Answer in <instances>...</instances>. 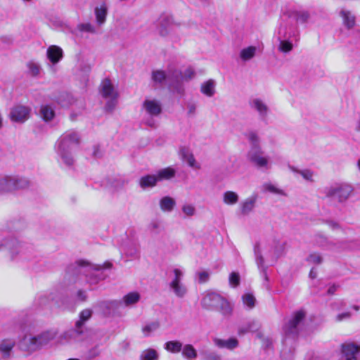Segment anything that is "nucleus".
<instances>
[{"instance_id": "f257e3e1", "label": "nucleus", "mask_w": 360, "mask_h": 360, "mask_svg": "<svg viewBox=\"0 0 360 360\" xmlns=\"http://www.w3.org/2000/svg\"><path fill=\"white\" fill-rule=\"evenodd\" d=\"M56 335V331L53 330L42 331L37 334H25L19 341V347L21 351L32 354L49 346Z\"/></svg>"}, {"instance_id": "f03ea898", "label": "nucleus", "mask_w": 360, "mask_h": 360, "mask_svg": "<svg viewBox=\"0 0 360 360\" xmlns=\"http://www.w3.org/2000/svg\"><path fill=\"white\" fill-rule=\"evenodd\" d=\"M79 139L78 134L70 131L64 133L57 141V153L68 166H71L74 162L72 152L74 148L79 144Z\"/></svg>"}, {"instance_id": "7ed1b4c3", "label": "nucleus", "mask_w": 360, "mask_h": 360, "mask_svg": "<svg viewBox=\"0 0 360 360\" xmlns=\"http://www.w3.org/2000/svg\"><path fill=\"white\" fill-rule=\"evenodd\" d=\"M297 35L298 30L295 25L282 22L277 30V38L279 41L278 50L283 53L291 51L293 49V44L290 39H297Z\"/></svg>"}, {"instance_id": "20e7f679", "label": "nucleus", "mask_w": 360, "mask_h": 360, "mask_svg": "<svg viewBox=\"0 0 360 360\" xmlns=\"http://www.w3.org/2000/svg\"><path fill=\"white\" fill-rule=\"evenodd\" d=\"M91 314L92 311L89 309L82 311L79 320L75 323V328L66 332L65 338L75 341H84L89 337L93 339L96 334L84 328L85 322L91 318Z\"/></svg>"}, {"instance_id": "39448f33", "label": "nucleus", "mask_w": 360, "mask_h": 360, "mask_svg": "<svg viewBox=\"0 0 360 360\" xmlns=\"http://www.w3.org/2000/svg\"><path fill=\"white\" fill-rule=\"evenodd\" d=\"M76 271L83 274L90 285H95L107 278V274L101 271L100 264H93L86 260H78L76 262Z\"/></svg>"}, {"instance_id": "423d86ee", "label": "nucleus", "mask_w": 360, "mask_h": 360, "mask_svg": "<svg viewBox=\"0 0 360 360\" xmlns=\"http://www.w3.org/2000/svg\"><path fill=\"white\" fill-rule=\"evenodd\" d=\"M201 305L206 309H219L225 316L232 312V308L227 300L214 292H206L201 300Z\"/></svg>"}, {"instance_id": "0eeeda50", "label": "nucleus", "mask_w": 360, "mask_h": 360, "mask_svg": "<svg viewBox=\"0 0 360 360\" xmlns=\"http://www.w3.org/2000/svg\"><path fill=\"white\" fill-rule=\"evenodd\" d=\"M353 191V187L347 183H335L323 189V193L326 198L337 200L340 203L346 202Z\"/></svg>"}, {"instance_id": "6e6552de", "label": "nucleus", "mask_w": 360, "mask_h": 360, "mask_svg": "<svg viewBox=\"0 0 360 360\" xmlns=\"http://www.w3.org/2000/svg\"><path fill=\"white\" fill-rule=\"evenodd\" d=\"M29 186L25 178L11 175H0V193H8L18 189H23Z\"/></svg>"}, {"instance_id": "1a4fd4ad", "label": "nucleus", "mask_w": 360, "mask_h": 360, "mask_svg": "<svg viewBox=\"0 0 360 360\" xmlns=\"http://www.w3.org/2000/svg\"><path fill=\"white\" fill-rule=\"evenodd\" d=\"M100 92L103 98L108 100L105 105V109L108 111H112L117 104L118 93L109 79L102 81L100 85Z\"/></svg>"}, {"instance_id": "9d476101", "label": "nucleus", "mask_w": 360, "mask_h": 360, "mask_svg": "<svg viewBox=\"0 0 360 360\" xmlns=\"http://www.w3.org/2000/svg\"><path fill=\"white\" fill-rule=\"evenodd\" d=\"M306 313L302 309L293 313L291 319L283 328V333L286 337L294 338L298 334L300 326L304 319Z\"/></svg>"}, {"instance_id": "9b49d317", "label": "nucleus", "mask_w": 360, "mask_h": 360, "mask_svg": "<svg viewBox=\"0 0 360 360\" xmlns=\"http://www.w3.org/2000/svg\"><path fill=\"white\" fill-rule=\"evenodd\" d=\"M7 250L11 261L18 260L22 255L23 245L15 238H4L0 242V250Z\"/></svg>"}, {"instance_id": "f8f14e48", "label": "nucleus", "mask_w": 360, "mask_h": 360, "mask_svg": "<svg viewBox=\"0 0 360 360\" xmlns=\"http://www.w3.org/2000/svg\"><path fill=\"white\" fill-rule=\"evenodd\" d=\"M179 24L176 23L174 18L170 15H161L157 21L156 31L162 37L170 36L176 27Z\"/></svg>"}, {"instance_id": "ddd939ff", "label": "nucleus", "mask_w": 360, "mask_h": 360, "mask_svg": "<svg viewBox=\"0 0 360 360\" xmlns=\"http://www.w3.org/2000/svg\"><path fill=\"white\" fill-rule=\"evenodd\" d=\"M173 273L174 278L169 283V288L177 297L183 298L188 292L186 286L182 283L184 272L179 269H174Z\"/></svg>"}, {"instance_id": "4468645a", "label": "nucleus", "mask_w": 360, "mask_h": 360, "mask_svg": "<svg viewBox=\"0 0 360 360\" xmlns=\"http://www.w3.org/2000/svg\"><path fill=\"white\" fill-rule=\"evenodd\" d=\"M283 18H286L287 20H283L282 22H288L289 25H297L295 23H292V22H295L296 23H306L308 22L310 15L308 11H300L294 8H289L284 11Z\"/></svg>"}, {"instance_id": "2eb2a0df", "label": "nucleus", "mask_w": 360, "mask_h": 360, "mask_svg": "<svg viewBox=\"0 0 360 360\" xmlns=\"http://www.w3.org/2000/svg\"><path fill=\"white\" fill-rule=\"evenodd\" d=\"M195 75V71L192 68H186L184 73L177 70H173V76L174 77V84H172L173 89L177 94H182L184 93V88L181 82L192 79Z\"/></svg>"}, {"instance_id": "dca6fc26", "label": "nucleus", "mask_w": 360, "mask_h": 360, "mask_svg": "<svg viewBox=\"0 0 360 360\" xmlns=\"http://www.w3.org/2000/svg\"><path fill=\"white\" fill-rule=\"evenodd\" d=\"M30 113V107L17 105L11 109L9 117L14 122L23 123L29 119Z\"/></svg>"}, {"instance_id": "f3484780", "label": "nucleus", "mask_w": 360, "mask_h": 360, "mask_svg": "<svg viewBox=\"0 0 360 360\" xmlns=\"http://www.w3.org/2000/svg\"><path fill=\"white\" fill-rule=\"evenodd\" d=\"M342 360H360V345L353 342L342 345Z\"/></svg>"}, {"instance_id": "a211bd4d", "label": "nucleus", "mask_w": 360, "mask_h": 360, "mask_svg": "<svg viewBox=\"0 0 360 360\" xmlns=\"http://www.w3.org/2000/svg\"><path fill=\"white\" fill-rule=\"evenodd\" d=\"M142 110L150 117H157L162 112V105L156 99L146 98L142 104Z\"/></svg>"}, {"instance_id": "6ab92c4d", "label": "nucleus", "mask_w": 360, "mask_h": 360, "mask_svg": "<svg viewBox=\"0 0 360 360\" xmlns=\"http://www.w3.org/2000/svg\"><path fill=\"white\" fill-rule=\"evenodd\" d=\"M248 158L257 167L268 168V159L263 155L259 147H252L248 153Z\"/></svg>"}, {"instance_id": "aec40b11", "label": "nucleus", "mask_w": 360, "mask_h": 360, "mask_svg": "<svg viewBox=\"0 0 360 360\" xmlns=\"http://www.w3.org/2000/svg\"><path fill=\"white\" fill-rule=\"evenodd\" d=\"M264 248L261 246L259 243H257L254 246V254L255 258V262L258 269L263 272L264 276L267 280L266 269L267 266L265 265L264 259L263 254Z\"/></svg>"}, {"instance_id": "412c9836", "label": "nucleus", "mask_w": 360, "mask_h": 360, "mask_svg": "<svg viewBox=\"0 0 360 360\" xmlns=\"http://www.w3.org/2000/svg\"><path fill=\"white\" fill-rule=\"evenodd\" d=\"M258 196L253 194L242 201L239 205L240 212L242 215H249L255 209Z\"/></svg>"}, {"instance_id": "4be33fe9", "label": "nucleus", "mask_w": 360, "mask_h": 360, "mask_svg": "<svg viewBox=\"0 0 360 360\" xmlns=\"http://www.w3.org/2000/svg\"><path fill=\"white\" fill-rule=\"evenodd\" d=\"M152 79L153 82L162 84L165 81H167L169 82V86L173 88V85L174 84V77L173 76V71L169 70L167 74L162 70H155L152 73Z\"/></svg>"}, {"instance_id": "5701e85b", "label": "nucleus", "mask_w": 360, "mask_h": 360, "mask_svg": "<svg viewBox=\"0 0 360 360\" xmlns=\"http://www.w3.org/2000/svg\"><path fill=\"white\" fill-rule=\"evenodd\" d=\"M15 346V340L13 338H5L0 341V354L4 359L11 356L12 351Z\"/></svg>"}, {"instance_id": "b1692460", "label": "nucleus", "mask_w": 360, "mask_h": 360, "mask_svg": "<svg viewBox=\"0 0 360 360\" xmlns=\"http://www.w3.org/2000/svg\"><path fill=\"white\" fill-rule=\"evenodd\" d=\"M250 107L258 112L262 120L266 118L269 108L262 100L260 98L252 99L250 101Z\"/></svg>"}, {"instance_id": "393cba45", "label": "nucleus", "mask_w": 360, "mask_h": 360, "mask_svg": "<svg viewBox=\"0 0 360 360\" xmlns=\"http://www.w3.org/2000/svg\"><path fill=\"white\" fill-rule=\"evenodd\" d=\"M46 56L52 65H55L62 60L63 51L60 47L51 45L47 49Z\"/></svg>"}, {"instance_id": "a878e982", "label": "nucleus", "mask_w": 360, "mask_h": 360, "mask_svg": "<svg viewBox=\"0 0 360 360\" xmlns=\"http://www.w3.org/2000/svg\"><path fill=\"white\" fill-rule=\"evenodd\" d=\"M214 345L219 348H226L233 349L238 345V341L236 338H231L227 340H222L217 338L213 339Z\"/></svg>"}, {"instance_id": "bb28decb", "label": "nucleus", "mask_w": 360, "mask_h": 360, "mask_svg": "<svg viewBox=\"0 0 360 360\" xmlns=\"http://www.w3.org/2000/svg\"><path fill=\"white\" fill-rule=\"evenodd\" d=\"M94 13L98 25H103L106 21L108 14L107 6L103 4L100 6H96L94 9Z\"/></svg>"}, {"instance_id": "cd10ccee", "label": "nucleus", "mask_w": 360, "mask_h": 360, "mask_svg": "<svg viewBox=\"0 0 360 360\" xmlns=\"http://www.w3.org/2000/svg\"><path fill=\"white\" fill-rule=\"evenodd\" d=\"M159 205L163 212H171L176 206V201L170 196H164L160 200Z\"/></svg>"}, {"instance_id": "c85d7f7f", "label": "nucleus", "mask_w": 360, "mask_h": 360, "mask_svg": "<svg viewBox=\"0 0 360 360\" xmlns=\"http://www.w3.org/2000/svg\"><path fill=\"white\" fill-rule=\"evenodd\" d=\"M158 182V180L156 174H148L140 178L139 186L143 189H146L155 186Z\"/></svg>"}, {"instance_id": "c756f323", "label": "nucleus", "mask_w": 360, "mask_h": 360, "mask_svg": "<svg viewBox=\"0 0 360 360\" xmlns=\"http://www.w3.org/2000/svg\"><path fill=\"white\" fill-rule=\"evenodd\" d=\"M216 83L213 79H209L201 84L200 91L207 97H212L215 94Z\"/></svg>"}, {"instance_id": "7c9ffc66", "label": "nucleus", "mask_w": 360, "mask_h": 360, "mask_svg": "<svg viewBox=\"0 0 360 360\" xmlns=\"http://www.w3.org/2000/svg\"><path fill=\"white\" fill-rule=\"evenodd\" d=\"M181 354L187 360H195L198 356L197 350L191 344H186L182 347Z\"/></svg>"}, {"instance_id": "2f4dec72", "label": "nucleus", "mask_w": 360, "mask_h": 360, "mask_svg": "<svg viewBox=\"0 0 360 360\" xmlns=\"http://www.w3.org/2000/svg\"><path fill=\"white\" fill-rule=\"evenodd\" d=\"M340 16L342 18L343 24L347 29H352L355 25V17L349 11L342 9L340 11Z\"/></svg>"}, {"instance_id": "473e14b6", "label": "nucleus", "mask_w": 360, "mask_h": 360, "mask_svg": "<svg viewBox=\"0 0 360 360\" xmlns=\"http://www.w3.org/2000/svg\"><path fill=\"white\" fill-rule=\"evenodd\" d=\"M140 300V295L138 292H131L124 295L120 303H123L124 306L129 307L137 303Z\"/></svg>"}, {"instance_id": "72a5a7b5", "label": "nucleus", "mask_w": 360, "mask_h": 360, "mask_svg": "<svg viewBox=\"0 0 360 360\" xmlns=\"http://www.w3.org/2000/svg\"><path fill=\"white\" fill-rule=\"evenodd\" d=\"M176 170L172 167H167L162 169H160L157 174L156 176L158 177V181L163 180H169L173 178L175 176Z\"/></svg>"}, {"instance_id": "f704fd0d", "label": "nucleus", "mask_w": 360, "mask_h": 360, "mask_svg": "<svg viewBox=\"0 0 360 360\" xmlns=\"http://www.w3.org/2000/svg\"><path fill=\"white\" fill-rule=\"evenodd\" d=\"M183 344L179 340L167 341L164 345V349L168 352L176 354L181 351Z\"/></svg>"}, {"instance_id": "c9c22d12", "label": "nucleus", "mask_w": 360, "mask_h": 360, "mask_svg": "<svg viewBox=\"0 0 360 360\" xmlns=\"http://www.w3.org/2000/svg\"><path fill=\"white\" fill-rule=\"evenodd\" d=\"M160 327V323L158 321H153L146 323L142 327V333L144 336H150L153 333L158 330Z\"/></svg>"}, {"instance_id": "e433bc0d", "label": "nucleus", "mask_w": 360, "mask_h": 360, "mask_svg": "<svg viewBox=\"0 0 360 360\" xmlns=\"http://www.w3.org/2000/svg\"><path fill=\"white\" fill-rule=\"evenodd\" d=\"M289 169L294 173H297L300 174L303 179H304L306 181L314 182V172L311 171V169H298L296 167L293 166H289Z\"/></svg>"}, {"instance_id": "4c0bfd02", "label": "nucleus", "mask_w": 360, "mask_h": 360, "mask_svg": "<svg viewBox=\"0 0 360 360\" xmlns=\"http://www.w3.org/2000/svg\"><path fill=\"white\" fill-rule=\"evenodd\" d=\"M239 196L233 191H226L223 195V202L229 205H233L238 202Z\"/></svg>"}, {"instance_id": "58836bf2", "label": "nucleus", "mask_w": 360, "mask_h": 360, "mask_svg": "<svg viewBox=\"0 0 360 360\" xmlns=\"http://www.w3.org/2000/svg\"><path fill=\"white\" fill-rule=\"evenodd\" d=\"M256 50L257 49L255 46H248L243 49L240 51V57L243 61L250 60L255 56Z\"/></svg>"}, {"instance_id": "ea45409f", "label": "nucleus", "mask_w": 360, "mask_h": 360, "mask_svg": "<svg viewBox=\"0 0 360 360\" xmlns=\"http://www.w3.org/2000/svg\"><path fill=\"white\" fill-rule=\"evenodd\" d=\"M159 355L154 349H147L143 350L140 354V360H158Z\"/></svg>"}, {"instance_id": "a19ab883", "label": "nucleus", "mask_w": 360, "mask_h": 360, "mask_svg": "<svg viewBox=\"0 0 360 360\" xmlns=\"http://www.w3.org/2000/svg\"><path fill=\"white\" fill-rule=\"evenodd\" d=\"M40 113H41L42 118L45 121L51 120L55 115L53 109L48 105H42L41 107Z\"/></svg>"}, {"instance_id": "79ce46f5", "label": "nucleus", "mask_w": 360, "mask_h": 360, "mask_svg": "<svg viewBox=\"0 0 360 360\" xmlns=\"http://www.w3.org/2000/svg\"><path fill=\"white\" fill-rule=\"evenodd\" d=\"M100 354H101V350L99 349L98 345H96L94 347H93L92 348H91L89 350H87L84 353V357L86 360H91V359L97 357L98 356H99Z\"/></svg>"}, {"instance_id": "37998d69", "label": "nucleus", "mask_w": 360, "mask_h": 360, "mask_svg": "<svg viewBox=\"0 0 360 360\" xmlns=\"http://www.w3.org/2000/svg\"><path fill=\"white\" fill-rule=\"evenodd\" d=\"M27 67L28 68L29 74L33 77H36L39 75L41 67L39 64L30 61L27 63Z\"/></svg>"}, {"instance_id": "c03bdc74", "label": "nucleus", "mask_w": 360, "mask_h": 360, "mask_svg": "<svg viewBox=\"0 0 360 360\" xmlns=\"http://www.w3.org/2000/svg\"><path fill=\"white\" fill-rule=\"evenodd\" d=\"M77 30L82 32L96 33V27L89 22L79 24L77 25Z\"/></svg>"}, {"instance_id": "a18cd8bd", "label": "nucleus", "mask_w": 360, "mask_h": 360, "mask_svg": "<svg viewBox=\"0 0 360 360\" xmlns=\"http://www.w3.org/2000/svg\"><path fill=\"white\" fill-rule=\"evenodd\" d=\"M242 300L244 305H245L250 309L253 308L255 305V298L252 294H245L244 295H243Z\"/></svg>"}, {"instance_id": "49530a36", "label": "nucleus", "mask_w": 360, "mask_h": 360, "mask_svg": "<svg viewBox=\"0 0 360 360\" xmlns=\"http://www.w3.org/2000/svg\"><path fill=\"white\" fill-rule=\"evenodd\" d=\"M184 159L188 165L195 169H199L200 166L196 163L195 159L193 154L186 153L184 154Z\"/></svg>"}, {"instance_id": "de8ad7c7", "label": "nucleus", "mask_w": 360, "mask_h": 360, "mask_svg": "<svg viewBox=\"0 0 360 360\" xmlns=\"http://www.w3.org/2000/svg\"><path fill=\"white\" fill-rule=\"evenodd\" d=\"M323 259L319 253H311L307 258V262L309 264H319L322 262Z\"/></svg>"}, {"instance_id": "09e8293b", "label": "nucleus", "mask_w": 360, "mask_h": 360, "mask_svg": "<svg viewBox=\"0 0 360 360\" xmlns=\"http://www.w3.org/2000/svg\"><path fill=\"white\" fill-rule=\"evenodd\" d=\"M263 188L264 191H269L270 193L280 194V195H285L283 191L276 188L274 185H273L271 184H264L263 185Z\"/></svg>"}, {"instance_id": "8fccbe9b", "label": "nucleus", "mask_w": 360, "mask_h": 360, "mask_svg": "<svg viewBox=\"0 0 360 360\" xmlns=\"http://www.w3.org/2000/svg\"><path fill=\"white\" fill-rule=\"evenodd\" d=\"M182 212L186 217H192L195 214V208L191 204H185L182 206Z\"/></svg>"}, {"instance_id": "3c124183", "label": "nucleus", "mask_w": 360, "mask_h": 360, "mask_svg": "<svg viewBox=\"0 0 360 360\" xmlns=\"http://www.w3.org/2000/svg\"><path fill=\"white\" fill-rule=\"evenodd\" d=\"M148 230L155 234H158L161 231L160 223L157 221H151L148 225Z\"/></svg>"}, {"instance_id": "603ef678", "label": "nucleus", "mask_w": 360, "mask_h": 360, "mask_svg": "<svg viewBox=\"0 0 360 360\" xmlns=\"http://www.w3.org/2000/svg\"><path fill=\"white\" fill-rule=\"evenodd\" d=\"M229 283L233 287H236L240 283V276L238 273L232 272L229 275Z\"/></svg>"}, {"instance_id": "864d4df0", "label": "nucleus", "mask_w": 360, "mask_h": 360, "mask_svg": "<svg viewBox=\"0 0 360 360\" xmlns=\"http://www.w3.org/2000/svg\"><path fill=\"white\" fill-rule=\"evenodd\" d=\"M352 314L350 311L342 312L336 315L335 320L337 322L349 320L352 317Z\"/></svg>"}, {"instance_id": "5fc2aeb1", "label": "nucleus", "mask_w": 360, "mask_h": 360, "mask_svg": "<svg viewBox=\"0 0 360 360\" xmlns=\"http://www.w3.org/2000/svg\"><path fill=\"white\" fill-rule=\"evenodd\" d=\"M248 140L251 142V143L252 144V147H259L257 146L258 143H259V137L257 135L256 133L255 132H250L248 134Z\"/></svg>"}, {"instance_id": "6e6d98bb", "label": "nucleus", "mask_w": 360, "mask_h": 360, "mask_svg": "<svg viewBox=\"0 0 360 360\" xmlns=\"http://www.w3.org/2000/svg\"><path fill=\"white\" fill-rule=\"evenodd\" d=\"M188 115L189 116L194 115L196 111V105L193 102H188L186 104Z\"/></svg>"}, {"instance_id": "4d7b16f0", "label": "nucleus", "mask_w": 360, "mask_h": 360, "mask_svg": "<svg viewBox=\"0 0 360 360\" xmlns=\"http://www.w3.org/2000/svg\"><path fill=\"white\" fill-rule=\"evenodd\" d=\"M61 98H67L68 100V102H65L62 100H59V103H60L61 105L63 106H68V105L71 104L72 103V96L68 94H63L61 95L60 96Z\"/></svg>"}, {"instance_id": "13d9d810", "label": "nucleus", "mask_w": 360, "mask_h": 360, "mask_svg": "<svg viewBox=\"0 0 360 360\" xmlns=\"http://www.w3.org/2000/svg\"><path fill=\"white\" fill-rule=\"evenodd\" d=\"M198 278L200 283H205L208 280L209 274L206 271L199 272Z\"/></svg>"}, {"instance_id": "bf43d9fd", "label": "nucleus", "mask_w": 360, "mask_h": 360, "mask_svg": "<svg viewBox=\"0 0 360 360\" xmlns=\"http://www.w3.org/2000/svg\"><path fill=\"white\" fill-rule=\"evenodd\" d=\"M345 305H346V303L344 300H339L333 304V309H337V310H339V309L343 308L344 307H345Z\"/></svg>"}, {"instance_id": "052dcab7", "label": "nucleus", "mask_w": 360, "mask_h": 360, "mask_svg": "<svg viewBox=\"0 0 360 360\" xmlns=\"http://www.w3.org/2000/svg\"><path fill=\"white\" fill-rule=\"evenodd\" d=\"M139 253V250L134 247L133 248L129 249L126 251V254L131 257H136Z\"/></svg>"}, {"instance_id": "680f3d73", "label": "nucleus", "mask_w": 360, "mask_h": 360, "mask_svg": "<svg viewBox=\"0 0 360 360\" xmlns=\"http://www.w3.org/2000/svg\"><path fill=\"white\" fill-rule=\"evenodd\" d=\"M221 356L216 353H210L206 356L207 360H221Z\"/></svg>"}, {"instance_id": "e2e57ef3", "label": "nucleus", "mask_w": 360, "mask_h": 360, "mask_svg": "<svg viewBox=\"0 0 360 360\" xmlns=\"http://www.w3.org/2000/svg\"><path fill=\"white\" fill-rule=\"evenodd\" d=\"M328 226L332 229L333 230H335V229H338L340 228V226L339 224L335 222V221H328L327 222Z\"/></svg>"}, {"instance_id": "0e129e2a", "label": "nucleus", "mask_w": 360, "mask_h": 360, "mask_svg": "<svg viewBox=\"0 0 360 360\" xmlns=\"http://www.w3.org/2000/svg\"><path fill=\"white\" fill-rule=\"evenodd\" d=\"M337 289H338V286L335 285H333L330 286L327 290L328 295H333L335 292V291L337 290Z\"/></svg>"}, {"instance_id": "69168bd1", "label": "nucleus", "mask_w": 360, "mask_h": 360, "mask_svg": "<svg viewBox=\"0 0 360 360\" xmlns=\"http://www.w3.org/2000/svg\"><path fill=\"white\" fill-rule=\"evenodd\" d=\"M77 296L80 300H82V301L86 300V295L85 292L79 290L77 292Z\"/></svg>"}, {"instance_id": "338daca9", "label": "nucleus", "mask_w": 360, "mask_h": 360, "mask_svg": "<svg viewBox=\"0 0 360 360\" xmlns=\"http://www.w3.org/2000/svg\"><path fill=\"white\" fill-rule=\"evenodd\" d=\"M46 295H41L39 298V304L40 305H44L46 303Z\"/></svg>"}, {"instance_id": "774afa93", "label": "nucleus", "mask_w": 360, "mask_h": 360, "mask_svg": "<svg viewBox=\"0 0 360 360\" xmlns=\"http://www.w3.org/2000/svg\"><path fill=\"white\" fill-rule=\"evenodd\" d=\"M101 266V270L103 269H110L112 266V263L109 262H105L102 265H100Z\"/></svg>"}]
</instances>
